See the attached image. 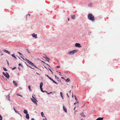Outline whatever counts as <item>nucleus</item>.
Masks as SVG:
<instances>
[{"label":"nucleus","instance_id":"obj_32","mask_svg":"<svg viewBox=\"0 0 120 120\" xmlns=\"http://www.w3.org/2000/svg\"><path fill=\"white\" fill-rule=\"evenodd\" d=\"M40 88V89H41V91L42 92H44V91L43 90L42 87H41V88Z\"/></svg>","mask_w":120,"mask_h":120},{"label":"nucleus","instance_id":"obj_7","mask_svg":"<svg viewBox=\"0 0 120 120\" xmlns=\"http://www.w3.org/2000/svg\"><path fill=\"white\" fill-rule=\"evenodd\" d=\"M32 37L35 38H37V34H34V33L32 34Z\"/></svg>","mask_w":120,"mask_h":120},{"label":"nucleus","instance_id":"obj_54","mask_svg":"<svg viewBox=\"0 0 120 120\" xmlns=\"http://www.w3.org/2000/svg\"><path fill=\"white\" fill-rule=\"evenodd\" d=\"M61 78L63 79H64V78L63 77H62Z\"/></svg>","mask_w":120,"mask_h":120},{"label":"nucleus","instance_id":"obj_16","mask_svg":"<svg viewBox=\"0 0 120 120\" xmlns=\"http://www.w3.org/2000/svg\"><path fill=\"white\" fill-rule=\"evenodd\" d=\"M27 111L26 110H24V113H25V114H27Z\"/></svg>","mask_w":120,"mask_h":120},{"label":"nucleus","instance_id":"obj_4","mask_svg":"<svg viewBox=\"0 0 120 120\" xmlns=\"http://www.w3.org/2000/svg\"><path fill=\"white\" fill-rule=\"evenodd\" d=\"M26 61L27 63H29L30 65H31L32 66H35V67H36V68H37L36 67V66H35L34 65V64L32 62H31L30 61H29V60H28L27 59H26Z\"/></svg>","mask_w":120,"mask_h":120},{"label":"nucleus","instance_id":"obj_3","mask_svg":"<svg viewBox=\"0 0 120 120\" xmlns=\"http://www.w3.org/2000/svg\"><path fill=\"white\" fill-rule=\"evenodd\" d=\"M77 50H74L72 51H70L68 52V54L69 55L73 54L75 52H76Z\"/></svg>","mask_w":120,"mask_h":120},{"label":"nucleus","instance_id":"obj_12","mask_svg":"<svg viewBox=\"0 0 120 120\" xmlns=\"http://www.w3.org/2000/svg\"><path fill=\"white\" fill-rule=\"evenodd\" d=\"M63 109L65 111V112H67V110L66 108H65V107L64 106H63Z\"/></svg>","mask_w":120,"mask_h":120},{"label":"nucleus","instance_id":"obj_35","mask_svg":"<svg viewBox=\"0 0 120 120\" xmlns=\"http://www.w3.org/2000/svg\"><path fill=\"white\" fill-rule=\"evenodd\" d=\"M26 51L28 52V53H29V54H30V52H29L28 51V49H26Z\"/></svg>","mask_w":120,"mask_h":120},{"label":"nucleus","instance_id":"obj_53","mask_svg":"<svg viewBox=\"0 0 120 120\" xmlns=\"http://www.w3.org/2000/svg\"><path fill=\"white\" fill-rule=\"evenodd\" d=\"M18 68L19 69V70H20V69L19 68V67H18Z\"/></svg>","mask_w":120,"mask_h":120},{"label":"nucleus","instance_id":"obj_8","mask_svg":"<svg viewBox=\"0 0 120 120\" xmlns=\"http://www.w3.org/2000/svg\"><path fill=\"white\" fill-rule=\"evenodd\" d=\"M103 117H102V118L101 117H99L96 120H102L103 119Z\"/></svg>","mask_w":120,"mask_h":120},{"label":"nucleus","instance_id":"obj_47","mask_svg":"<svg viewBox=\"0 0 120 120\" xmlns=\"http://www.w3.org/2000/svg\"><path fill=\"white\" fill-rule=\"evenodd\" d=\"M77 101V102H76L77 103H79V101Z\"/></svg>","mask_w":120,"mask_h":120},{"label":"nucleus","instance_id":"obj_24","mask_svg":"<svg viewBox=\"0 0 120 120\" xmlns=\"http://www.w3.org/2000/svg\"><path fill=\"white\" fill-rule=\"evenodd\" d=\"M3 69L5 71H7L6 69L4 67H3Z\"/></svg>","mask_w":120,"mask_h":120},{"label":"nucleus","instance_id":"obj_48","mask_svg":"<svg viewBox=\"0 0 120 120\" xmlns=\"http://www.w3.org/2000/svg\"><path fill=\"white\" fill-rule=\"evenodd\" d=\"M31 120H35L34 119V118H32L31 119Z\"/></svg>","mask_w":120,"mask_h":120},{"label":"nucleus","instance_id":"obj_38","mask_svg":"<svg viewBox=\"0 0 120 120\" xmlns=\"http://www.w3.org/2000/svg\"><path fill=\"white\" fill-rule=\"evenodd\" d=\"M43 120H47V119L45 118H43Z\"/></svg>","mask_w":120,"mask_h":120},{"label":"nucleus","instance_id":"obj_57","mask_svg":"<svg viewBox=\"0 0 120 120\" xmlns=\"http://www.w3.org/2000/svg\"><path fill=\"white\" fill-rule=\"evenodd\" d=\"M81 120H83V119H81Z\"/></svg>","mask_w":120,"mask_h":120},{"label":"nucleus","instance_id":"obj_39","mask_svg":"<svg viewBox=\"0 0 120 120\" xmlns=\"http://www.w3.org/2000/svg\"><path fill=\"white\" fill-rule=\"evenodd\" d=\"M76 106L75 107L74 109L75 110V108H76Z\"/></svg>","mask_w":120,"mask_h":120},{"label":"nucleus","instance_id":"obj_2","mask_svg":"<svg viewBox=\"0 0 120 120\" xmlns=\"http://www.w3.org/2000/svg\"><path fill=\"white\" fill-rule=\"evenodd\" d=\"M34 96H35L34 95H33L32 96V97L33 99L31 98V99L32 101L36 105H38V104L37 102H38L37 100L34 97Z\"/></svg>","mask_w":120,"mask_h":120},{"label":"nucleus","instance_id":"obj_33","mask_svg":"<svg viewBox=\"0 0 120 120\" xmlns=\"http://www.w3.org/2000/svg\"><path fill=\"white\" fill-rule=\"evenodd\" d=\"M8 98H8V100H10V99L9 98V95H8L7 96V98H8Z\"/></svg>","mask_w":120,"mask_h":120},{"label":"nucleus","instance_id":"obj_42","mask_svg":"<svg viewBox=\"0 0 120 120\" xmlns=\"http://www.w3.org/2000/svg\"><path fill=\"white\" fill-rule=\"evenodd\" d=\"M59 73H60V74H59V75H60L61 76L62 75H61V73H60V72H59Z\"/></svg>","mask_w":120,"mask_h":120},{"label":"nucleus","instance_id":"obj_17","mask_svg":"<svg viewBox=\"0 0 120 120\" xmlns=\"http://www.w3.org/2000/svg\"><path fill=\"white\" fill-rule=\"evenodd\" d=\"M45 59L46 60L48 61H49V60H50V59L48 58L47 57H46L45 58Z\"/></svg>","mask_w":120,"mask_h":120},{"label":"nucleus","instance_id":"obj_28","mask_svg":"<svg viewBox=\"0 0 120 120\" xmlns=\"http://www.w3.org/2000/svg\"><path fill=\"white\" fill-rule=\"evenodd\" d=\"M28 15L29 16H30V14H28L27 15V16L26 17V20L27 19V16Z\"/></svg>","mask_w":120,"mask_h":120},{"label":"nucleus","instance_id":"obj_44","mask_svg":"<svg viewBox=\"0 0 120 120\" xmlns=\"http://www.w3.org/2000/svg\"><path fill=\"white\" fill-rule=\"evenodd\" d=\"M7 64L8 65H9V62H8V61H7Z\"/></svg>","mask_w":120,"mask_h":120},{"label":"nucleus","instance_id":"obj_60","mask_svg":"<svg viewBox=\"0 0 120 120\" xmlns=\"http://www.w3.org/2000/svg\"><path fill=\"white\" fill-rule=\"evenodd\" d=\"M37 73V74H38V73Z\"/></svg>","mask_w":120,"mask_h":120},{"label":"nucleus","instance_id":"obj_18","mask_svg":"<svg viewBox=\"0 0 120 120\" xmlns=\"http://www.w3.org/2000/svg\"><path fill=\"white\" fill-rule=\"evenodd\" d=\"M50 80H52V79L48 75H45Z\"/></svg>","mask_w":120,"mask_h":120},{"label":"nucleus","instance_id":"obj_31","mask_svg":"<svg viewBox=\"0 0 120 120\" xmlns=\"http://www.w3.org/2000/svg\"><path fill=\"white\" fill-rule=\"evenodd\" d=\"M92 5V4H88V6H89L91 7V6Z\"/></svg>","mask_w":120,"mask_h":120},{"label":"nucleus","instance_id":"obj_29","mask_svg":"<svg viewBox=\"0 0 120 120\" xmlns=\"http://www.w3.org/2000/svg\"><path fill=\"white\" fill-rule=\"evenodd\" d=\"M75 100H76V101H77V99L76 98V96L75 95Z\"/></svg>","mask_w":120,"mask_h":120},{"label":"nucleus","instance_id":"obj_9","mask_svg":"<svg viewBox=\"0 0 120 120\" xmlns=\"http://www.w3.org/2000/svg\"><path fill=\"white\" fill-rule=\"evenodd\" d=\"M13 83L15 86H17V84L15 81H13Z\"/></svg>","mask_w":120,"mask_h":120},{"label":"nucleus","instance_id":"obj_59","mask_svg":"<svg viewBox=\"0 0 120 120\" xmlns=\"http://www.w3.org/2000/svg\"><path fill=\"white\" fill-rule=\"evenodd\" d=\"M53 74V72L52 71V72H51Z\"/></svg>","mask_w":120,"mask_h":120},{"label":"nucleus","instance_id":"obj_15","mask_svg":"<svg viewBox=\"0 0 120 120\" xmlns=\"http://www.w3.org/2000/svg\"><path fill=\"white\" fill-rule=\"evenodd\" d=\"M43 83L42 82H41L40 84V88H41L42 87V86L43 85Z\"/></svg>","mask_w":120,"mask_h":120},{"label":"nucleus","instance_id":"obj_41","mask_svg":"<svg viewBox=\"0 0 120 120\" xmlns=\"http://www.w3.org/2000/svg\"><path fill=\"white\" fill-rule=\"evenodd\" d=\"M13 109H14V110L15 111V110H15V108H14H14H13Z\"/></svg>","mask_w":120,"mask_h":120},{"label":"nucleus","instance_id":"obj_27","mask_svg":"<svg viewBox=\"0 0 120 120\" xmlns=\"http://www.w3.org/2000/svg\"><path fill=\"white\" fill-rule=\"evenodd\" d=\"M2 117L1 115H0V120H2Z\"/></svg>","mask_w":120,"mask_h":120},{"label":"nucleus","instance_id":"obj_43","mask_svg":"<svg viewBox=\"0 0 120 120\" xmlns=\"http://www.w3.org/2000/svg\"><path fill=\"white\" fill-rule=\"evenodd\" d=\"M21 65V64H19V66H20V65Z\"/></svg>","mask_w":120,"mask_h":120},{"label":"nucleus","instance_id":"obj_22","mask_svg":"<svg viewBox=\"0 0 120 120\" xmlns=\"http://www.w3.org/2000/svg\"><path fill=\"white\" fill-rule=\"evenodd\" d=\"M17 53H18L20 55H21L22 56H23L22 55V54L21 53H20V52H18Z\"/></svg>","mask_w":120,"mask_h":120},{"label":"nucleus","instance_id":"obj_40","mask_svg":"<svg viewBox=\"0 0 120 120\" xmlns=\"http://www.w3.org/2000/svg\"><path fill=\"white\" fill-rule=\"evenodd\" d=\"M56 68H60V67L59 66H57V67H56Z\"/></svg>","mask_w":120,"mask_h":120},{"label":"nucleus","instance_id":"obj_55","mask_svg":"<svg viewBox=\"0 0 120 120\" xmlns=\"http://www.w3.org/2000/svg\"><path fill=\"white\" fill-rule=\"evenodd\" d=\"M68 21H69V18H68Z\"/></svg>","mask_w":120,"mask_h":120},{"label":"nucleus","instance_id":"obj_56","mask_svg":"<svg viewBox=\"0 0 120 120\" xmlns=\"http://www.w3.org/2000/svg\"><path fill=\"white\" fill-rule=\"evenodd\" d=\"M71 90H70V91H69V92H70V93H71Z\"/></svg>","mask_w":120,"mask_h":120},{"label":"nucleus","instance_id":"obj_46","mask_svg":"<svg viewBox=\"0 0 120 120\" xmlns=\"http://www.w3.org/2000/svg\"><path fill=\"white\" fill-rule=\"evenodd\" d=\"M67 96H68V97H69V95H68V94L67 93Z\"/></svg>","mask_w":120,"mask_h":120},{"label":"nucleus","instance_id":"obj_58","mask_svg":"<svg viewBox=\"0 0 120 120\" xmlns=\"http://www.w3.org/2000/svg\"><path fill=\"white\" fill-rule=\"evenodd\" d=\"M21 57L23 59H23V58H22V57Z\"/></svg>","mask_w":120,"mask_h":120},{"label":"nucleus","instance_id":"obj_51","mask_svg":"<svg viewBox=\"0 0 120 120\" xmlns=\"http://www.w3.org/2000/svg\"><path fill=\"white\" fill-rule=\"evenodd\" d=\"M73 93H72V97L73 98Z\"/></svg>","mask_w":120,"mask_h":120},{"label":"nucleus","instance_id":"obj_11","mask_svg":"<svg viewBox=\"0 0 120 120\" xmlns=\"http://www.w3.org/2000/svg\"><path fill=\"white\" fill-rule=\"evenodd\" d=\"M4 52H5L6 53H8V54H10V52H9L7 50H4Z\"/></svg>","mask_w":120,"mask_h":120},{"label":"nucleus","instance_id":"obj_37","mask_svg":"<svg viewBox=\"0 0 120 120\" xmlns=\"http://www.w3.org/2000/svg\"><path fill=\"white\" fill-rule=\"evenodd\" d=\"M15 112H16L17 113H18V111H16V110H15Z\"/></svg>","mask_w":120,"mask_h":120},{"label":"nucleus","instance_id":"obj_20","mask_svg":"<svg viewBox=\"0 0 120 120\" xmlns=\"http://www.w3.org/2000/svg\"><path fill=\"white\" fill-rule=\"evenodd\" d=\"M81 115L82 116H83V117H85L86 116H85L84 115V114L83 113V112H82V113L81 114Z\"/></svg>","mask_w":120,"mask_h":120},{"label":"nucleus","instance_id":"obj_5","mask_svg":"<svg viewBox=\"0 0 120 120\" xmlns=\"http://www.w3.org/2000/svg\"><path fill=\"white\" fill-rule=\"evenodd\" d=\"M3 75L7 78L8 79L9 77V76L8 73L6 72L5 73L4 72H3Z\"/></svg>","mask_w":120,"mask_h":120},{"label":"nucleus","instance_id":"obj_14","mask_svg":"<svg viewBox=\"0 0 120 120\" xmlns=\"http://www.w3.org/2000/svg\"><path fill=\"white\" fill-rule=\"evenodd\" d=\"M11 56L13 57L16 60L17 59V58L14 54H12Z\"/></svg>","mask_w":120,"mask_h":120},{"label":"nucleus","instance_id":"obj_6","mask_svg":"<svg viewBox=\"0 0 120 120\" xmlns=\"http://www.w3.org/2000/svg\"><path fill=\"white\" fill-rule=\"evenodd\" d=\"M80 44L79 43H76L75 44V45L76 47H81V46H80Z\"/></svg>","mask_w":120,"mask_h":120},{"label":"nucleus","instance_id":"obj_45","mask_svg":"<svg viewBox=\"0 0 120 120\" xmlns=\"http://www.w3.org/2000/svg\"><path fill=\"white\" fill-rule=\"evenodd\" d=\"M29 66V67H30V68H32V69H34L33 68H31V67H30V66Z\"/></svg>","mask_w":120,"mask_h":120},{"label":"nucleus","instance_id":"obj_61","mask_svg":"<svg viewBox=\"0 0 120 120\" xmlns=\"http://www.w3.org/2000/svg\"><path fill=\"white\" fill-rule=\"evenodd\" d=\"M48 94H49V93H48Z\"/></svg>","mask_w":120,"mask_h":120},{"label":"nucleus","instance_id":"obj_1","mask_svg":"<svg viewBox=\"0 0 120 120\" xmlns=\"http://www.w3.org/2000/svg\"><path fill=\"white\" fill-rule=\"evenodd\" d=\"M88 19L94 22L95 20V19L94 16L92 14H89L88 15Z\"/></svg>","mask_w":120,"mask_h":120},{"label":"nucleus","instance_id":"obj_19","mask_svg":"<svg viewBox=\"0 0 120 120\" xmlns=\"http://www.w3.org/2000/svg\"><path fill=\"white\" fill-rule=\"evenodd\" d=\"M54 83H55V84H58L56 82H55V81L54 80H53L52 79V80H51Z\"/></svg>","mask_w":120,"mask_h":120},{"label":"nucleus","instance_id":"obj_25","mask_svg":"<svg viewBox=\"0 0 120 120\" xmlns=\"http://www.w3.org/2000/svg\"><path fill=\"white\" fill-rule=\"evenodd\" d=\"M66 81H68V82L70 81V79L69 78H68L66 80Z\"/></svg>","mask_w":120,"mask_h":120},{"label":"nucleus","instance_id":"obj_30","mask_svg":"<svg viewBox=\"0 0 120 120\" xmlns=\"http://www.w3.org/2000/svg\"><path fill=\"white\" fill-rule=\"evenodd\" d=\"M28 88L29 89V90L31 91V89H30V86H28Z\"/></svg>","mask_w":120,"mask_h":120},{"label":"nucleus","instance_id":"obj_10","mask_svg":"<svg viewBox=\"0 0 120 120\" xmlns=\"http://www.w3.org/2000/svg\"><path fill=\"white\" fill-rule=\"evenodd\" d=\"M75 15H74L71 16V18L72 19H74L75 18Z\"/></svg>","mask_w":120,"mask_h":120},{"label":"nucleus","instance_id":"obj_13","mask_svg":"<svg viewBox=\"0 0 120 120\" xmlns=\"http://www.w3.org/2000/svg\"><path fill=\"white\" fill-rule=\"evenodd\" d=\"M26 118L28 119H29V116L28 114H26Z\"/></svg>","mask_w":120,"mask_h":120},{"label":"nucleus","instance_id":"obj_52","mask_svg":"<svg viewBox=\"0 0 120 120\" xmlns=\"http://www.w3.org/2000/svg\"><path fill=\"white\" fill-rule=\"evenodd\" d=\"M84 106V105L82 107V108H83V107Z\"/></svg>","mask_w":120,"mask_h":120},{"label":"nucleus","instance_id":"obj_23","mask_svg":"<svg viewBox=\"0 0 120 120\" xmlns=\"http://www.w3.org/2000/svg\"><path fill=\"white\" fill-rule=\"evenodd\" d=\"M17 95L18 96H20L21 97H22V95H20V94H17Z\"/></svg>","mask_w":120,"mask_h":120},{"label":"nucleus","instance_id":"obj_50","mask_svg":"<svg viewBox=\"0 0 120 120\" xmlns=\"http://www.w3.org/2000/svg\"><path fill=\"white\" fill-rule=\"evenodd\" d=\"M49 69V70H50V71L51 72H52V71L50 69Z\"/></svg>","mask_w":120,"mask_h":120},{"label":"nucleus","instance_id":"obj_21","mask_svg":"<svg viewBox=\"0 0 120 120\" xmlns=\"http://www.w3.org/2000/svg\"><path fill=\"white\" fill-rule=\"evenodd\" d=\"M60 95H61V97H62V98L63 99L64 98H63V95H62V92H60Z\"/></svg>","mask_w":120,"mask_h":120},{"label":"nucleus","instance_id":"obj_49","mask_svg":"<svg viewBox=\"0 0 120 120\" xmlns=\"http://www.w3.org/2000/svg\"><path fill=\"white\" fill-rule=\"evenodd\" d=\"M77 104L76 102H75V103H74V105H75V104Z\"/></svg>","mask_w":120,"mask_h":120},{"label":"nucleus","instance_id":"obj_36","mask_svg":"<svg viewBox=\"0 0 120 120\" xmlns=\"http://www.w3.org/2000/svg\"><path fill=\"white\" fill-rule=\"evenodd\" d=\"M55 78H57V79H59V78H58V77H57L56 76V75H55Z\"/></svg>","mask_w":120,"mask_h":120},{"label":"nucleus","instance_id":"obj_34","mask_svg":"<svg viewBox=\"0 0 120 120\" xmlns=\"http://www.w3.org/2000/svg\"><path fill=\"white\" fill-rule=\"evenodd\" d=\"M16 68V67H14V68H12V69L13 70H14Z\"/></svg>","mask_w":120,"mask_h":120},{"label":"nucleus","instance_id":"obj_26","mask_svg":"<svg viewBox=\"0 0 120 120\" xmlns=\"http://www.w3.org/2000/svg\"><path fill=\"white\" fill-rule=\"evenodd\" d=\"M41 115L42 116V117H44V116H43V112H41Z\"/></svg>","mask_w":120,"mask_h":120}]
</instances>
